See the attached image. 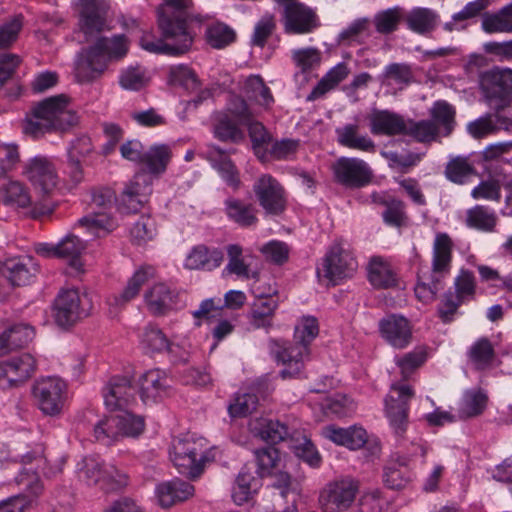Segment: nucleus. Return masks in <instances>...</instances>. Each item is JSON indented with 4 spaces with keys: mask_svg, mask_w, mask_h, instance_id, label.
Instances as JSON below:
<instances>
[{
    "mask_svg": "<svg viewBox=\"0 0 512 512\" xmlns=\"http://www.w3.org/2000/svg\"><path fill=\"white\" fill-rule=\"evenodd\" d=\"M348 75V69L345 64H338L332 68L317 84L308 96V100H315L333 89Z\"/></svg>",
    "mask_w": 512,
    "mask_h": 512,
    "instance_id": "nucleus-56",
    "label": "nucleus"
},
{
    "mask_svg": "<svg viewBox=\"0 0 512 512\" xmlns=\"http://www.w3.org/2000/svg\"><path fill=\"white\" fill-rule=\"evenodd\" d=\"M258 487V480L251 472L242 469L232 490V499L237 505L247 502Z\"/></svg>",
    "mask_w": 512,
    "mask_h": 512,
    "instance_id": "nucleus-53",
    "label": "nucleus"
},
{
    "mask_svg": "<svg viewBox=\"0 0 512 512\" xmlns=\"http://www.w3.org/2000/svg\"><path fill=\"white\" fill-rule=\"evenodd\" d=\"M482 29L486 33L512 32V3L502 7L496 13H486L482 17Z\"/></svg>",
    "mask_w": 512,
    "mask_h": 512,
    "instance_id": "nucleus-45",
    "label": "nucleus"
},
{
    "mask_svg": "<svg viewBox=\"0 0 512 512\" xmlns=\"http://www.w3.org/2000/svg\"><path fill=\"white\" fill-rule=\"evenodd\" d=\"M38 272V266L31 257H14L5 260L1 273L12 286L29 284Z\"/></svg>",
    "mask_w": 512,
    "mask_h": 512,
    "instance_id": "nucleus-29",
    "label": "nucleus"
},
{
    "mask_svg": "<svg viewBox=\"0 0 512 512\" xmlns=\"http://www.w3.org/2000/svg\"><path fill=\"white\" fill-rule=\"evenodd\" d=\"M358 264L352 252L338 241L327 251L321 267L317 269L318 276H324L330 282L336 283L344 278L352 277Z\"/></svg>",
    "mask_w": 512,
    "mask_h": 512,
    "instance_id": "nucleus-13",
    "label": "nucleus"
},
{
    "mask_svg": "<svg viewBox=\"0 0 512 512\" xmlns=\"http://www.w3.org/2000/svg\"><path fill=\"white\" fill-rule=\"evenodd\" d=\"M465 222L469 228L483 232H491L496 226L497 216L495 212L488 207L476 205L467 210Z\"/></svg>",
    "mask_w": 512,
    "mask_h": 512,
    "instance_id": "nucleus-49",
    "label": "nucleus"
},
{
    "mask_svg": "<svg viewBox=\"0 0 512 512\" xmlns=\"http://www.w3.org/2000/svg\"><path fill=\"white\" fill-rule=\"evenodd\" d=\"M36 361L30 354H22L0 363V382L6 380L9 385L27 380L35 371Z\"/></svg>",
    "mask_w": 512,
    "mask_h": 512,
    "instance_id": "nucleus-32",
    "label": "nucleus"
},
{
    "mask_svg": "<svg viewBox=\"0 0 512 512\" xmlns=\"http://www.w3.org/2000/svg\"><path fill=\"white\" fill-rule=\"evenodd\" d=\"M175 297V292L164 283L154 285L144 295L145 303L154 315H163L170 310Z\"/></svg>",
    "mask_w": 512,
    "mask_h": 512,
    "instance_id": "nucleus-40",
    "label": "nucleus"
},
{
    "mask_svg": "<svg viewBox=\"0 0 512 512\" xmlns=\"http://www.w3.org/2000/svg\"><path fill=\"white\" fill-rule=\"evenodd\" d=\"M404 135L421 143L434 141L438 135V127L432 120H406Z\"/></svg>",
    "mask_w": 512,
    "mask_h": 512,
    "instance_id": "nucleus-52",
    "label": "nucleus"
},
{
    "mask_svg": "<svg viewBox=\"0 0 512 512\" xmlns=\"http://www.w3.org/2000/svg\"><path fill=\"white\" fill-rule=\"evenodd\" d=\"M253 191L259 205L267 214L279 215L286 207L285 191L271 175L263 174L253 184Z\"/></svg>",
    "mask_w": 512,
    "mask_h": 512,
    "instance_id": "nucleus-20",
    "label": "nucleus"
},
{
    "mask_svg": "<svg viewBox=\"0 0 512 512\" xmlns=\"http://www.w3.org/2000/svg\"><path fill=\"white\" fill-rule=\"evenodd\" d=\"M155 277V269L152 266H142L129 278L125 288L119 295L109 298L110 306L121 307L138 295L142 286Z\"/></svg>",
    "mask_w": 512,
    "mask_h": 512,
    "instance_id": "nucleus-35",
    "label": "nucleus"
},
{
    "mask_svg": "<svg viewBox=\"0 0 512 512\" xmlns=\"http://www.w3.org/2000/svg\"><path fill=\"white\" fill-rule=\"evenodd\" d=\"M378 80L383 86H395L398 90H403L414 82V73L410 64L394 62L384 67Z\"/></svg>",
    "mask_w": 512,
    "mask_h": 512,
    "instance_id": "nucleus-37",
    "label": "nucleus"
},
{
    "mask_svg": "<svg viewBox=\"0 0 512 512\" xmlns=\"http://www.w3.org/2000/svg\"><path fill=\"white\" fill-rule=\"evenodd\" d=\"M78 224L92 238L104 237L116 226L114 220L103 212L86 215L78 221Z\"/></svg>",
    "mask_w": 512,
    "mask_h": 512,
    "instance_id": "nucleus-46",
    "label": "nucleus"
},
{
    "mask_svg": "<svg viewBox=\"0 0 512 512\" xmlns=\"http://www.w3.org/2000/svg\"><path fill=\"white\" fill-rule=\"evenodd\" d=\"M23 175L40 195V199H52L60 178L51 158L36 155L28 159L24 164Z\"/></svg>",
    "mask_w": 512,
    "mask_h": 512,
    "instance_id": "nucleus-11",
    "label": "nucleus"
},
{
    "mask_svg": "<svg viewBox=\"0 0 512 512\" xmlns=\"http://www.w3.org/2000/svg\"><path fill=\"white\" fill-rule=\"evenodd\" d=\"M229 152H226L216 145L209 144L201 150L203 158L210 162L211 166L218 172L227 186L237 190L241 185L239 171L229 158Z\"/></svg>",
    "mask_w": 512,
    "mask_h": 512,
    "instance_id": "nucleus-26",
    "label": "nucleus"
},
{
    "mask_svg": "<svg viewBox=\"0 0 512 512\" xmlns=\"http://www.w3.org/2000/svg\"><path fill=\"white\" fill-rule=\"evenodd\" d=\"M240 123L228 114H222L214 127V135L221 141L238 143L244 139V132L239 128Z\"/></svg>",
    "mask_w": 512,
    "mask_h": 512,
    "instance_id": "nucleus-55",
    "label": "nucleus"
},
{
    "mask_svg": "<svg viewBox=\"0 0 512 512\" xmlns=\"http://www.w3.org/2000/svg\"><path fill=\"white\" fill-rule=\"evenodd\" d=\"M169 457L176 470L189 479L199 478L208 463L215 459V449L195 432L175 436L169 449Z\"/></svg>",
    "mask_w": 512,
    "mask_h": 512,
    "instance_id": "nucleus-2",
    "label": "nucleus"
},
{
    "mask_svg": "<svg viewBox=\"0 0 512 512\" xmlns=\"http://www.w3.org/2000/svg\"><path fill=\"white\" fill-rule=\"evenodd\" d=\"M358 123H346L335 129L339 145L362 152L373 153L376 150L375 142L366 133H362Z\"/></svg>",
    "mask_w": 512,
    "mask_h": 512,
    "instance_id": "nucleus-33",
    "label": "nucleus"
},
{
    "mask_svg": "<svg viewBox=\"0 0 512 512\" xmlns=\"http://www.w3.org/2000/svg\"><path fill=\"white\" fill-rule=\"evenodd\" d=\"M0 201L12 209L26 210V214L34 219L50 215L57 206L53 199L32 202L29 189L18 180H9L0 186Z\"/></svg>",
    "mask_w": 512,
    "mask_h": 512,
    "instance_id": "nucleus-8",
    "label": "nucleus"
},
{
    "mask_svg": "<svg viewBox=\"0 0 512 512\" xmlns=\"http://www.w3.org/2000/svg\"><path fill=\"white\" fill-rule=\"evenodd\" d=\"M412 396L413 391L410 386L393 385L391 394L385 400L387 416H407L409 413L408 401Z\"/></svg>",
    "mask_w": 512,
    "mask_h": 512,
    "instance_id": "nucleus-44",
    "label": "nucleus"
},
{
    "mask_svg": "<svg viewBox=\"0 0 512 512\" xmlns=\"http://www.w3.org/2000/svg\"><path fill=\"white\" fill-rule=\"evenodd\" d=\"M455 292H447L442 300L439 313L443 321L451 320L458 307L475 293L474 276L469 271H461L454 282Z\"/></svg>",
    "mask_w": 512,
    "mask_h": 512,
    "instance_id": "nucleus-24",
    "label": "nucleus"
},
{
    "mask_svg": "<svg viewBox=\"0 0 512 512\" xmlns=\"http://www.w3.org/2000/svg\"><path fill=\"white\" fill-rule=\"evenodd\" d=\"M137 386L142 407L156 404L168 396L171 390L170 379L165 371L160 369H151L143 373Z\"/></svg>",
    "mask_w": 512,
    "mask_h": 512,
    "instance_id": "nucleus-22",
    "label": "nucleus"
},
{
    "mask_svg": "<svg viewBox=\"0 0 512 512\" xmlns=\"http://www.w3.org/2000/svg\"><path fill=\"white\" fill-rule=\"evenodd\" d=\"M283 7L282 21L286 33L306 34L318 27V17L309 6L299 1H292Z\"/></svg>",
    "mask_w": 512,
    "mask_h": 512,
    "instance_id": "nucleus-21",
    "label": "nucleus"
},
{
    "mask_svg": "<svg viewBox=\"0 0 512 512\" xmlns=\"http://www.w3.org/2000/svg\"><path fill=\"white\" fill-rule=\"evenodd\" d=\"M128 51L125 37H101L90 47L83 49L77 56L75 76L80 83L91 82L99 77L107 67L109 60H117Z\"/></svg>",
    "mask_w": 512,
    "mask_h": 512,
    "instance_id": "nucleus-5",
    "label": "nucleus"
},
{
    "mask_svg": "<svg viewBox=\"0 0 512 512\" xmlns=\"http://www.w3.org/2000/svg\"><path fill=\"white\" fill-rule=\"evenodd\" d=\"M86 310L81 306L80 295L76 290H65L59 294L55 301L54 318L57 325L69 327L82 317Z\"/></svg>",
    "mask_w": 512,
    "mask_h": 512,
    "instance_id": "nucleus-27",
    "label": "nucleus"
},
{
    "mask_svg": "<svg viewBox=\"0 0 512 512\" xmlns=\"http://www.w3.org/2000/svg\"><path fill=\"white\" fill-rule=\"evenodd\" d=\"M494 349L490 341L486 338H482L475 342L469 351V358L474 366L483 370L489 367L494 359Z\"/></svg>",
    "mask_w": 512,
    "mask_h": 512,
    "instance_id": "nucleus-59",
    "label": "nucleus"
},
{
    "mask_svg": "<svg viewBox=\"0 0 512 512\" xmlns=\"http://www.w3.org/2000/svg\"><path fill=\"white\" fill-rule=\"evenodd\" d=\"M278 307L277 300L273 297H262L259 296L258 299L253 303L251 314H250V323L255 329L260 328H269L272 325V319L275 310Z\"/></svg>",
    "mask_w": 512,
    "mask_h": 512,
    "instance_id": "nucleus-42",
    "label": "nucleus"
},
{
    "mask_svg": "<svg viewBox=\"0 0 512 512\" xmlns=\"http://www.w3.org/2000/svg\"><path fill=\"white\" fill-rule=\"evenodd\" d=\"M34 336V328L27 323L10 326L0 334V356L26 346Z\"/></svg>",
    "mask_w": 512,
    "mask_h": 512,
    "instance_id": "nucleus-36",
    "label": "nucleus"
},
{
    "mask_svg": "<svg viewBox=\"0 0 512 512\" xmlns=\"http://www.w3.org/2000/svg\"><path fill=\"white\" fill-rule=\"evenodd\" d=\"M430 114L434 122L445 128L446 135L450 134L455 123V109L448 102L440 100L434 103Z\"/></svg>",
    "mask_w": 512,
    "mask_h": 512,
    "instance_id": "nucleus-64",
    "label": "nucleus"
},
{
    "mask_svg": "<svg viewBox=\"0 0 512 512\" xmlns=\"http://www.w3.org/2000/svg\"><path fill=\"white\" fill-rule=\"evenodd\" d=\"M59 258L65 259L68 264L80 271L82 267L81 254L85 250L84 242L75 235H67L58 243Z\"/></svg>",
    "mask_w": 512,
    "mask_h": 512,
    "instance_id": "nucleus-50",
    "label": "nucleus"
},
{
    "mask_svg": "<svg viewBox=\"0 0 512 512\" xmlns=\"http://www.w3.org/2000/svg\"><path fill=\"white\" fill-rule=\"evenodd\" d=\"M248 427L255 437L271 444L291 437L287 424L279 418H250Z\"/></svg>",
    "mask_w": 512,
    "mask_h": 512,
    "instance_id": "nucleus-31",
    "label": "nucleus"
},
{
    "mask_svg": "<svg viewBox=\"0 0 512 512\" xmlns=\"http://www.w3.org/2000/svg\"><path fill=\"white\" fill-rule=\"evenodd\" d=\"M141 345L147 354L170 351L171 343L166 335L156 326L148 325L141 337Z\"/></svg>",
    "mask_w": 512,
    "mask_h": 512,
    "instance_id": "nucleus-51",
    "label": "nucleus"
},
{
    "mask_svg": "<svg viewBox=\"0 0 512 512\" xmlns=\"http://www.w3.org/2000/svg\"><path fill=\"white\" fill-rule=\"evenodd\" d=\"M370 129L375 135H404L406 119L389 110H374L370 117Z\"/></svg>",
    "mask_w": 512,
    "mask_h": 512,
    "instance_id": "nucleus-34",
    "label": "nucleus"
},
{
    "mask_svg": "<svg viewBox=\"0 0 512 512\" xmlns=\"http://www.w3.org/2000/svg\"><path fill=\"white\" fill-rule=\"evenodd\" d=\"M243 92L250 101L264 108L270 107L274 102L270 89L258 75H251L245 80Z\"/></svg>",
    "mask_w": 512,
    "mask_h": 512,
    "instance_id": "nucleus-48",
    "label": "nucleus"
},
{
    "mask_svg": "<svg viewBox=\"0 0 512 512\" xmlns=\"http://www.w3.org/2000/svg\"><path fill=\"white\" fill-rule=\"evenodd\" d=\"M200 22L192 0H163L158 8V26L162 38L144 33L139 44L142 49L165 55H181L189 51L193 43L191 23Z\"/></svg>",
    "mask_w": 512,
    "mask_h": 512,
    "instance_id": "nucleus-1",
    "label": "nucleus"
},
{
    "mask_svg": "<svg viewBox=\"0 0 512 512\" xmlns=\"http://www.w3.org/2000/svg\"><path fill=\"white\" fill-rule=\"evenodd\" d=\"M224 259L223 252L219 249H208L199 245L192 249L185 261L188 269H203L211 271L220 266Z\"/></svg>",
    "mask_w": 512,
    "mask_h": 512,
    "instance_id": "nucleus-39",
    "label": "nucleus"
},
{
    "mask_svg": "<svg viewBox=\"0 0 512 512\" xmlns=\"http://www.w3.org/2000/svg\"><path fill=\"white\" fill-rule=\"evenodd\" d=\"M151 190V183L148 181L147 175L137 174L117 199L118 209L127 214L138 212L147 202Z\"/></svg>",
    "mask_w": 512,
    "mask_h": 512,
    "instance_id": "nucleus-25",
    "label": "nucleus"
},
{
    "mask_svg": "<svg viewBox=\"0 0 512 512\" xmlns=\"http://www.w3.org/2000/svg\"><path fill=\"white\" fill-rule=\"evenodd\" d=\"M67 385L59 377H45L33 386V396L40 410L49 416L64 412Z\"/></svg>",
    "mask_w": 512,
    "mask_h": 512,
    "instance_id": "nucleus-14",
    "label": "nucleus"
},
{
    "mask_svg": "<svg viewBox=\"0 0 512 512\" xmlns=\"http://www.w3.org/2000/svg\"><path fill=\"white\" fill-rule=\"evenodd\" d=\"M291 448L295 455L312 468L320 467L322 458L316 446L306 434L295 432L291 434Z\"/></svg>",
    "mask_w": 512,
    "mask_h": 512,
    "instance_id": "nucleus-43",
    "label": "nucleus"
},
{
    "mask_svg": "<svg viewBox=\"0 0 512 512\" xmlns=\"http://www.w3.org/2000/svg\"><path fill=\"white\" fill-rule=\"evenodd\" d=\"M462 401L468 416H477L484 413L488 396L483 390L473 388L464 392Z\"/></svg>",
    "mask_w": 512,
    "mask_h": 512,
    "instance_id": "nucleus-63",
    "label": "nucleus"
},
{
    "mask_svg": "<svg viewBox=\"0 0 512 512\" xmlns=\"http://www.w3.org/2000/svg\"><path fill=\"white\" fill-rule=\"evenodd\" d=\"M370 283L376 288H389L395 285L396 278L390 267L381 260L374 258L368 268Z\"/></svg>",
    "mask_w": 512,
    "mask_h": 512,
    "instance_id": "nucleus-54",
    "label": "nucleus"
},
{
    "mask_svg": "<svg viewBox=\"0 0 512 512\" xmlns=\"http://www.w3.org/2000/svg\"><path fill=\"white\" fill-rule=\"evenodd\" d=\"M335 180L349 188H360L367 185L372 178L369 165L362 159L354 157H340L333 165Z\"/></svg>",
    "mask_w": 512,
    "mask_h": 512,
    "instance_id": "nucleus-19",
    "label": "nucleus"
},
{
    "mask_svg": "<svg viewBox=\"0 0 512 512\" xmlns=\"http://www.w3.org/2000/svg\"><path fill=\"white\" fill-rule=\"evenodd\" d=\"M78 122V116L69 108L68 98L57 95L37 103L23 126L25 134L34 138L51 132L66 131Z\"/></svg>",
    "mask_w": 512,
    "mask_h": 512,
    "instance_id": "nucleus-4",
    "label": "nucleus"
},
{
    "mask_svg": "<svg viewBox=\"0 0 512 512\" xmlns=\"http://www.w3.org/2000/svg\"><path fill=\"white\" fill-rule=\"evenodd\" d=\"M225 211L230 220L242 227H250L258 221L256 209L252 204L233 197L225 200Z\"/></svg>",
    "mask_w": 512,
    "mask_h": 512,
    "instance_id": "nucleus-41",
    "label": "nucleus"
},
{
    "mask_svg": "<svg viewBox=\"0 0 512 512\" xmlns=\"http://www.w3.org/2000/svg\"><path fill=\"white\" fill-rule=\"evenodd\" d=\"M359 512H389L390 504L378 489L364 491L358 500Z\"/></svg>",
    "mask_w": 512,
    "mask_h": 512,
    "instance_id": "nucleus-58",
    "label": "nucleus"
},
{
    "mask_svg": "<svg viewBox=\"0 0 512 512\" xmlns=\"http://www.w3.org/2000/svg\"><path fill=\"white\" fill-rule=\"evenodd\" d=\"M319 327L316 318L303 317L295 327V344L282 340H271L270 350L278 363L284 365L280 372L283 379L293 378L300 374L304 361L309 356V345L317 337Z\"/></svg>",
    "mask_w": 512,
    "mask_h": 512,
    "instance_id": "nucleus-3",
    "label": "nucleus"
},
{
    "mask_svg": "<svg viewBox=\"0 0 512 512\" xmlns=\"http://www.w3.org/2000/svg\"><path fill=\"white\" fill-rule=\"evenodd\" d=\"M358 482L351 477H343L328 482L319 493V506L323 512H346L356 500Z\"/></svg>",
    "mask_w": 512,
    "mask_h": 512,
    "instance_id": "nucleus-12",
    "label": "nucleus"
},
{
    "mask_svg": "<svg viewBox=\"0 0 512 512\" xmlns=\"http://www.w3.org/2000/svg\"><path fill=\"white\" fill-rule=\"evenodd\" d=\"M79 29L86 41L97 38L100 33L109 29L107 14L108 0H78Z\"/></svg>",
    "mask_w": 512,
    "mask_h": 512,
    "instance_id": "nucleus-16",
    "label": "nucleus"
},
{
    "mask_svg": "<svg viewBox=\"0 0 512 512\" xmlns=\"http://www.w3.org/2000/svg\"><path fill=\"white\" fill-rule=\"evenodd\" d=\"M245 125L248 127L249 136L251 138L255 154L259 158L265 157L267 155L266 146L271 142L272 136L265 129L262 123L255 121L254 119L250 120Z\"/></svg>",
    "mask_w": 512,
    "mask_h": 512,
    "instance_id": "nucleus-61",
    "label": "nucleus"
},
{
    "mask_svg": "<svg viewBox=\"0 0 512 512\" xmlns=\"http://www.w3.org/2000/svg\"><path fill=\"white\" fill-rule=\"evenodd\" d=\"M144 427V418H102L94 428V435L97 441L110 445L120 436L140 435Z\"/></svg>",
    "mask_w": 512,
    "mask_h": 512,
    "instance_id": "nucleus-17",
    "label": "nucleus"
},
{
    "mask_svg": "<svg viewBox=\"0 0 512 512\" xmlns=\"http://www.w3.org/2000/svg\"><path fill=\"white\" fill-rule=\"evenodd\" d=\"M411 445L412 448L407 453L404 451L394 453L384 469V482L391 489H402L412 480L413 474L408 469L411 456L426 455L427 450L423 445L416 443Z\"/></svg>",
    "mask_w": 512,
    "mask_h": 512,
    "instance_id": "nucleus-18",
    "label": "nucleus"
},
{
    "mask_svg": "<svg viewBox=\"0 0 512 512\" xmlns=\"http://www.w3.org/2000/svg\"><path fill=\"white\" fill-rule=\"evenodd\" d=\"M16 483L22 486L24 493L9 497L0 502V512H24L30 504V496H38L43 486L38 475L30 470L21 471Z\"/></svg>",
    "mask_w": 512,
    "mask_h": 512,
    "instance_id": "nucleus-23",
    "label": "nucleus"
},
{
    "mask_svg": "<svg viewBox=\"0 0 512 512\" xmlns=\"http://www.w3.org/2000/svg\"><path fill=\"white\" fill-rule=\"evenodd\" d=\"M321 411L324 416L331 414L349 415L355 412V402L345 395L337 394L333 397H327L320 403Z\"/></svg>",
    "mask_w": 512,
    "mask_h": 512,
    "instance_id": "nucleus-60",
    "label": "nucleus"
},
{
    "mask_svg": "<svg viewBox=\"0 0 512 512\" xmlns=\"http://www.w3.org/2000/svg\"><path fill=\"white\" fill-rule=\"evenodd\" d=\"M257 412H260L259 399L252 393H238L228 404L230 416H250Z\"/></svg>",
    "mask_w": 512,
    "mask_h": 512,
    "instance_id": "nucleus-57",
    "label": "nucleus"
},
{
    "mask_svg": "<svg viewBox=\"0 0 512 512\" xmlns=\"http://www.w3.org/2000/svg\"><path fill=\"white\" fill-rule=\"evenodd\" d=\"M193 494V485L178 478L161 482L155 486L154 490L155 499L162 508H170L189 499Z\"/></svg>",
    "mask_w": 512,
    "mask_h": 512,
    "instance_id": "nucleus-30",
    "label": "nucleus"
},
{
    "mask_svg": "<svg viewBox=\"0 0 512 512\" xmlns=\"http://www.w3.org/2000/svg\"><path fill=\"white\" fill-rule=\"evenodd\" d=\"M381 336L394 348L403 349L412 340V328L409 321L397 314L387 315L379 322Z\"/></svg>",
    "mask_w": 512,
    "mask_h": 512,
    "instance_id": "nucleus-28",
    "label": "nucleus"
},
{
    "mask_svg": "<svg viewBox=\"0 0 512 512\" xmlns=\"http://www.w3.org/2000/svg\"><path fill=\"white\" fill-rule=\"evenodd\" d=\"M76 476L88 486H97L103 490L118 488L126 484V476L112 465H106L97 456H86L77 462Z\"/></svg>",
    "mask_w": 512,
    "mask_h": 512,
    "instance_id": "nucleus-9",
    "label": "nucleus"
},
{
    "mask_svg": "<svg viewBox=\"0 0 512 512\" xmlns=\"http://www.w3.org/2000/svg\"><path fill=\"white\" fill-rule=\"evenodd\" d=\"M172 158V150L167 144H154L144 151L141 165L148 173L159 176L163 174Z\"/></svg>",
    "mask_w": 512,
    "mask_h": 512,
    "instance_id": "nucleus-38",
    "label": "nucleus"
},
{
    "mask_svg": "<svg viewBox=\"0 0 512 512\" xmlns=\"http://www.w3.org/2000/svg\"><path fill=\"white\" fill-rule=\"evenodd\" d=\"M453 242L446 233H437L433 242L431 275H419L415 295L422 302L434 300L442 289L441 281L449 274L452 262Z\"/></svg>",
    "mask_w": 512,
    "mask_h": 512,
    "instance_id": "nucleus-6",
    "label": "nucleus"
},
{
    "mask_svg": "<svg viewBox=\"0 0 512 512\" xmlns=\"http://www.w3.org/2000/svg\"><path fill=\"white\" fill-rule=\"evenodd\" d=\"M170 80L174 85H179L188 91H194L199 87L195 72L183 64L170 68Z\"/></svg>",
    "mask_w": 512,
    "mask_h": 512,
    "instance_id": "nucleus-62",
    "label": "nucleus"
},
{
    "mask_svg": "<svg viewBox=\"0 0 512 512\" xmlns=\"http://www.w3.org/2000/svg\"><path fill=\"white\" fill-rule=\"evenodd\" d=\"M480 89L487 104L499 111L512 100V70L494 67L480 74Z\"/></svg>",
    "mask_w": 512,
    "mask_h": 512,
    "instance_id": "nucleus-10",
    "label": "nucleus"
},
{
    "mask_svg": "<svg viewBox=\"0 0 512 512\" xmlns=\"http://www.w3.org/2000/svg\"><path fill=\"white\" fill-rule=\"evenodd\" d=\"M258 464V473L261 477L273 475L274 482L272 486L278 490V497L286 498L289 494H296L298 484L286 472H273L280 462L279 451L274 447H266L255 451Z\"/></svg>",
    "mask_w": 512,
    "mask_h": 512,
    "instance_id": "nucleus-15",
    "label": "nucleus"
},
{
    "mask_svg": "<svg viewBox=\"0 0 512 512\" xmlns=\"http://www.w3.org/2000/svg\"><path fill=\"white\" fill-rule=\"evenodd\" d=\"M408 28L418 34H427L433 31L438 22V15L428 8H414L407 17Z\"/></svg>",
    "mask_w": 512,
    "mask_h": 512,
    "instance_id": "nucleus-47",
    "label": "nucleus"
},
{
    "mask_svg": "<svg viewBox=\"0 0 512 512\" xmlns=\"http://www.w3.org/2000/svg\"><path fill=\"white\" fill-rule=\"evenodd\" d=\"M137 391V385L129 376H114L103 389L104 405L110 412L141 416L143 407L136 398Z\"/></svg>",
    "mask_w": 512,
    "mask_h": 512,
    "instance_id": "nucleus-7",
    "label": "nucleus"
}]
</instances>
